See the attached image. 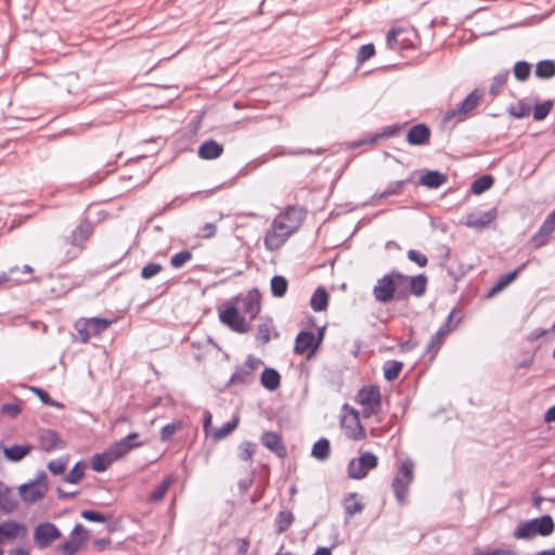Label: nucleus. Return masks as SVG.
<instances>
[{"label": "nucleus", "instance_id": "5701e85b", "mask_svg": "<svg viewBox=\"0 0 555 555\" xmlns=\"http://www.w3.org/2000/svg\"><path fill=\"white\" fill-rule=\"evenodd\" d=\"M260 307L261 297L257 289L248 292V294L243 298V310L250 317V319L256 318L260 311Z\"/></svg>", "mask_w": 555, "mask_h": 555}, {"label": "nucleus", "instance_id": "c03bdc74", "mask_svg": "<svg viewBox=\"0 0 555 555\" xmlns=\"http://www.w3.org/2000/svg\"><path fill=\"white\" fill-rule=\"evenodd\" d=\"M273 332V323L271 320H267L261 322L257 328V339L262 344H267L271 339V334Z\"/></svg>", "mask_w": 555, "mask_h": 555}, {"label": "nucleus", "instance_id": "49530a36", "mask_svg": "<svg viewBox=\"0 0 555 555\" xmlns=\"http://www.w3.org/2000/svg\"><path fill=\"white\" fill-rule=\"evenodd\" d=\"M552 107V100H546L542 103H538L533 108V119L537 121L543 120L550 114Z\"/></svg>", "mask_w": 555, "mask_h": 555}, {"label": "nucleus", "instance_id": "f704fd0d", "mask_svg": "<svg viewBox=\"0 0 555 555\" xmlns=\"http://www.w3.org/2000/svg\"><path fill=\"white\" fill-rule=\"evenodd\" d=\"M280 374L273 369H264L261 374V384L269 390H275L280 386Z\"/></svg>", "mask_w": 555, "mask_h": 555}, {"label": "nucleus", "instance_id": "cd10ccee", "mask_svg": "<svg viewBox=\"0 0 555 555\" xmlns=\"http://www.w3.org/2000/svg\"><path fill=\"white\" fill-rule=\"evenodd\" d=\"M331 455V443L328 439L321 438L319 439L311 449V456L318 461L324 462Z\"/></svg>", "mask_w": 555, "mask_h": 555}, {"label": "nucleus", "instance_id": "4be33fe9", "mask_svg": "<svg viewBox=\"0 0 555 555\" xmlns=\"http://www.w3.org/2000/svg\"><path fill=\"white\" fill-rule=\"evenodd\" d=\"M39 441L42 450L51 452L63 448V442L59 435L51 429H43L39 433Z\"/></svg>", "mask_w": 555, "mask_h": 555}, {"label": "nucleus", "instance_id": "c9c22d12", "mask_svg": "<svg viewBox=\"0 0 555 555\" xmlns=\"http://www.w3.org/2000/svg\"><path fill=\"white\" fill-rule=\"evenodd\" d=\"M92 232V225L89 222L80 223L76 230L72 233V244L80 245L85 241H87Z\"/></svg>", "mask_w": 555, "mask_h": 555}, {"label": "nucleus", "instance_id": "0eeeda50", "mask_svg": "<svg viewBox=\"0 0 555 555\" xmlns=\"http://www.w3.org/2000/svg\"><path fill=\"white\" fill-rule=\"evenodd\" d=\"M304 210L296 206H288L282 214L278 215L273 222L276 228L284 230L292 235L301 224Z\"/></svg>", "mask_w": 555, "mask_h": 555}, {"label": "nucleus", "instance_id": "b1692460", "mask_svg": "<svg viewBox=\"0 0 555 555\" xmlns=\"http://www.w3.org/2000/svg\"><path fill=\"white\" fill-rule=\"evenodd\" d=\"M223 146L215 140H207L198 147V156L203 159L211 160L221 156Z\"/></svg>", "mask_w": 555, "mask_h": 555}, {"label": "nucleus", "instance_id": "c756f323", "mask_svg": "<svg viewBox=\"0 0 555 555\" xmlns=\"http://www.w3.org/2000/svg\"><path fill=\"white\" fill-rule=\"evenodd\" d=\"M522 267L502 275L498 282L494 284V286L489 291V297H493L498 293L502 292L506 286H508L511 283H513L516 278L518 276L519 272L521 271Z\"/></svg>", "mask_w": 555, "mask_h": 555}, {"label": "nucleus", "instance_id": "4d7b16f0", "mask_svg": "<svg viewBox=\"0 0 555 555\" xmlns=\"http://www.w3.org/2000/svg\"><path fill=\"white\" fill-rule=\"evenodd\" d=\"M406 257L410 261L416 263L421 268L426 267L428 263L427 256L416 249L408 250Z\"/></svg>", "mask_w": 555, "mask_h": 555}, {"label": "nucleus", "instance_id": "bb28decb", "mask_svg": "<svg viewBox=\"0 0 555 555\" xmlns=\"http://www.w3.org/2000/svg\"><path fill=\"white\" fill-rule=\"evenodd\" d=\"M447 182V176L437 170L427 171L420 179V184L437 189Z\"/></svg>", "mask_w": 555, "mask_h": 555}, {"label": "nucleus", "instance_id": "680f3d73", "mask_svg": "<svg viewBox=\"0 0 555 555\" xmlns=\"http://www.w3.org/2000/svg\"><path fill=\"white\" fill-rule=\"evenodd\" d=\"M530 107L522 104V103H519L518 105L516 106H512L508 112L512 116H514L515 118H525L527 116H529L530 114Z\"/></svg>", "mask_w": 555, "mask_h": 555}, {"label": "nucleus", "instance_id": "79ce46f5", "mask_svg": "<svg viewBox=\"0 0 555 555\" xmlns=\"http://www.w3.org/2000/svg\"><path fill=\"white\" fill-rule=\"evenodd\" d=\"M494 182V179L490 175H485L478 179H476L472 184V192L476 195H479L487 190H489Z\"/></svg>", "mask_w": 555, "mask_h": 555}, {"label": "nucleus", "instance_id": "20e7f679", "mask_svg": "<svg viewBox=\"0 0 555 555\" xmlns=\"http://www.w3.org/2000/svg\"><path fill=\"white\" fill-rule=\"evenodd\" d=\"M414 463L411 460L404 461L392 481V489L395 496L400 505L406 504V495L409 491V487L413 481L414 474Z\"/></svg>", "mask_w": 555, "mask_h": 555}, {"label": "nucleus", "instance_id": "a878e982", "mask_svg": "<svg viewBox=\"0 0 555 555\" xmlns=\"http://www.w3.org/2000/svg\"><path fill=\"white\" fill-rule=\"evenodd\" d=\"M31 447L28 444H14L3 449L4 457L10 462H18L28 455Z\"/></svg>", "mask_w": 555, "mask_h": 555}, {"label": "nucleus", "instance_id": "393cba45", "mask_svg": "<svg viewBox=\"0 0 555 555\" xmlns=\"http://www.w3.org/2000/svg\"><path fill=\"white\" fill-rule=\"evenodd\" d=\"M25 528L23 525L17 524L15 521H4L0 524V544L4 543L8 540H13L17 538L21 531H24Z\"/></svg>", "mask_w": 555, "mask_h": 555}, {"label": "nucleus", "instance_id": "e433bc0d", "mask_svg": "<svg viewBox=\"0 0 555 555\" xmlns=\"http://www.w3.org/2000/svg\"><path fill=\"white\" fill-rule=\"evenodd\" d=\"M295 517L291 511H281L275 518L278 533L285 532L293 524Z\"/></svg>", "mask_w": 555, "mask_h": 555}, {"label": "nucleus", "instance_id": "58836bf2", "mask_svg": "<svg viewBox=\"0 0 555 555\" xmlns=\"http://www.w3.org/2000/svg\"><path fill=\"white\" fill-rule=\"evenodd\" d=\"M402 363L396 360L386 361L383 367L384 377L388 382L395 380L402 371Z\"/></svg>", "mask_w": 555, "mask_h": 555}, {"label": "nucleus", "instance_id": "0e129e2a", "mask_svg": "<svg viewBox=\"0 0 555 555\" xmlns=\"http://www.w3.org/2000/svg\"><path fill=\"white\" fill-rule=\"evenodd\" d=\"M38 397L39 399L44 403V404H48V405H51V406H56L57 403L54 402L49 393L40 388H37V387H31L30 388Z\"/></svg>", "mask_w": 555, "mask_h": 555}, {"label": "nucleus", "instance_id": "423d86ee", "mask_svg": "<svg viewBox=\"0 0 555 555\" xmlns=\"http://www.w3.org/2000/svg\"><path fill=\"white\" fill-rule=\"evenodd\" d=\"M358 402L363 406V416L369 418L376 414L382 404V395L377 386H364L358 392Z\"/></svg>", "mask_w": 555, "mask_h": 555}, {"label": "nucleus", "instance_id": "6e6d98bb", "mask_svg": "<svg viewBox=\"0 0 555 555\" xmlns=\"http://www.w3.org/2000/svg\"><path fill=\"white\" fill-rule=\"evenodd\" d=\"M163 270V266L159 263L151 262L144 266L141 270V278L149 280L157 275Z\"/></svg>", "mask_w": 555, "mask_h": 555}, {"label": "nucleus", "instance_id": "7ed1b4c3", "mask_svg": "<svg viewBox=\"0 0 555 555\" xmlns=\"http://www.w3.org/2000/svg\"><path fill=\"white\" fill-rule=\"evenodd\" d=\"M483 98V91L475 89L470 92L459 105L457 108L449 109L443 118L442 125L448 126L449 124H457L467 118V116L480 104Z\"/></svg>", "mask_w": 555, "mask_h": 555}, {"label": "nucleus", "instance_id": "dca6fc26", "mask_svg": "<svg viewBox=\"0 0 555 555\" xmlns=\"http://www.w3.org/2000/svg\"><path fill=\"white\" fill-rule=\"evenodd\" d=\"M291 235L284 230L276 228V224L272 222L264 236V246L269 250L279 249Z\"/></svg>", "mask_w": 555, "mask_h": 555}, {"label": "nucleus", "instance_id": "4468645a", "mask_svg": "<svg viewBox=\"0 0 555 555\" xmlns=\"http://www.w3.org/2000/svg\"><path fill=\"white\" fill-rule=\"evenodd\" d=\"M59 537V529L51 522L40 524L34 532L35 543L41 548L49 546Z\"/></svg>", "mask_w": 555, "mask_h": 555}, {"label": "nucleus", "instance_id": "9b49d317", "mask_svg": "<svg viewBox=\"0 0 555 555\" xmlns=\"http://www.w3.org/2000/svg\"><path fill=\"white\" fill-rule=\"evenodd\" d=\"M48 490L46 475L41 474L37 480L20 487V494L24 502L31 504L44 496Z\"/></svg>", "mask_w": 555, "mask_h": 555}, {"label": "nucleus", "instance_id": "ddd939ff", "mask_svg": "<svg viewBox=\"0 0 555 555\" xmlns=\"http://www.w3.org/2000/svg\"><path fill=\"white\" fill-rule=\"evenodd\" d=\"M496 219V209L492 208L488 211H475L468 214L464 221V225L475 230H483L488 228Z\"/></svg>", "mask_w": 555, "mask_h": 555}, {"label": "nucleus", "instance_id": "09e8293b", "mask_svg": "<svg viewBox=\"0 0 555 555\" xmlns=\"http://www.w3.org/2000/svg\"><path fill=\"white\" fill-rule=\"evenodd\" d=\"M75 330L77 331L81 343H87L90 337L93 336L90 327L88 326L87 320L83 318L76 321Z\"/></svg>", "mask_w": 555, "mask_h": 555}, {"label": "nucleus", "instance_id": "473e14b6", "mask_svg": "<svg viewBox=\"0 0 555 555\" xmlns=\"http://www.w3.org/2000/svg\"><path fill=\"white\" fill-rule=\"evenodd\" d=\"M328 304V295L323 287H319L310 299V306L313 311L320 312L326 309Z\"/></svg>", "mask_w": 555, "mask_h": 555}, {"label": "nucleus", "instance_id": "f03ea898", "mask_svg": "<svg viewBox=\"0 0 555 555\" xmlns=\"http://www.w3.org/2000/svg\"><path fill=\"white\" fill-rule=\"evenodd\" d=\"M555 524L550 515L521 521L515 528L513 535L516 539L531 540L538 535L548 537L554 532Z\"/></svg>", "mask_w": 555, "mask_h": 555}, {"label": "nucleus", "instance_id": "13d9d810", "mask_svg": "<svg viewBox=\"0 0 555 555\" xmlns=\"http://www.w3.org/2000/svg\"><path fill=\"white\" fill-rule=\"evenodd\" d=\"M238 451L241 460L250 461L255 453V444L249 441L242 442L238 447Z\"/></svg>", "mask_w": 555, "mask_h": 555}, {"label": "nucleus", "instance_id": "864d4df0", "mask_svg": "<svg viewBox=\"0 0 555 555\" xmlns=\"http://www.w3.org/2000/svg\"><path fill=\"white\" fill-rule=\"evenodd\" d=\"M193 255L189 250H182L177 254H175L170 259V264L173 268H181L183 267L188 261L192 259Z\"/></svg>", "mask_w": 555, "mask_h": 555}, {"label": "nucleus", "instance_id": "aec40b11", "mask_svg": "<svg viewBox=\"0 0 555 555\" xmlns=\"http://www.w3.org/2000/svg\"><path fill=\"white\" fill-rule=\"evenodd\" d=\"M412 31L404 28L390 29L387 34V47L391 50H401L408 47V35Z\"/></svg>", "mask_w": 555, "mask_h": 555}, {"label": "nucleus", "instance_id": "8fccbe9b", "mask_svg": "<svg viewBox=\"0 0 555 555\" xmlns=\"http://www.w3.org/2000/svg\"><path fill=\"white\" fill-rule=\"evenodd\" d=\"M16 506V501L11 496L8 489L0 490V508L5 513H11Z\"/></svg>", "mask_w": 555, "mask_h": 555}, {"label": "nucleus", "instance_id": "a19ab883", "mask_svg": "<svg viewBox=\"0 0 555 555\" xmlns=\"http://www.w3.org/2000/svg\"><path fill=\"white\" fill-rule=\"evenodd\" d=\"M288 287L287 280L282 275H275L271 279V292L274 297L285 296Z\"/></svg>", "mask_w": 555, "mask_h": 555}, {"label": "nucleus", "instance_id": "3c124183", "mask_svg": "<svg viewBox=\"0 0 555 555\" xmlns=\"http://www.w3.org/2000/svg\"><path fill=\"white\" fill-rule=\"evenodd\" d=\"M85 468L83 463H77L66 475L65 480L69 483H78L83 477Z\"/></svg>", "mask_w": 555, "mask_h": 555}, {"label": "nucleus", "instance_id": "69168bd1", "mask_svg": "<svg viewBox=\"0 0 555 555\" xmlns=\"http://www.w3.org/2000/svg\"><path fill=\"white\" fill-rule=\"evenodd\" d=\"M80 547V543L76 541H66L62 545V550L67 555H74Z\"/></svg>", "mask_w": 555, "mask_h": 555}, {"label": "nucleus", "instance_id": "f8f14e48", "mask_svg": "<svg viewBox=\"0 0 555 555\" xmlns=\"http://www.w3.org/2000/svg\"><path fill=\"white\" fill-rule=\"evenodd\" d=\"M138 438H139V435L137 433H130L125 438L115 442L107 450L109 452V454L112 455L113 460H115V462H116L117 460L121 459L127 453H129L131 450L143 446V442L138 441Z\"/></svg>", "mask_w": 555, "mask_h": 555}, {"label": "nucleus", "instance_id": "c85d7f7f", "mask_svg": "<svg viewBox=\"0 0 555 555\" xmlns=\"http://www.w3.org/2000/svg\"><path fill=\"white\" fill-rule=\"evenodd\" d=\"M452 320V313L449 314L448 317V320H447V323L440 327L436 333L435 335L431 337L429 344H428V349L429 350H437L440 348V346L442 345L443 340L446 339V337L450 334L451 332V327L449 325V323L451 322Z\"/></svg>", "mask_w": 555, "mask_h": 555}, {"label": "nucleus", "instance_id": "37998d69", "mask_svg": "<svg viewBox=\"0 0 555 555\" xmlns=\"http://www.w3.org/2000/svg\"><path fill=\"white\" fill-rule=\"evenodd\" d=\"M173 482V477L169 476L165 478L162 483L151 492L150 494V501L151 502H158L160 501L165 494L167 493L169 487Z\"/></svg>", "mask_w": 555, "mask_h": 555}, {"label": "nucleus", "instance_id": "a211bd4d", "mask_svg": "<svg viewBox=\"0 0 555 555\" xmlns=\"http://www.w3.org/2000/svg\"><path fill=\"white\" fill-rule=\"evenodd\" d=\"M261 443L276 454L279 457L286 456V448L282 442L280 435L274 431H264L260 438Z\"/></svg>", "mask_w": 555, "mask_h": 555}, {"label": "nucleus", "instance_id": "a18cd8bd", "mask_svg": "<svg viewBox=\"0 0 555 555\" xmlns=\"http://www.w3.org/2000/svg\"><path fill=\"white\" fill-rule=\"evenodd\" d=\"M508 75H509L508 70H504V72L498 73L493 77L492 83L489 89V92L491 95L495 96L500 93L502 87L506 83V81L508 79Z\"/></svg>", "mask_w": 555, "mask_h": 555}, {"label": "nucleus", "instance_id": "338daca9", "mask_svg": "<svg viewBox=\"0 0 555 555\" xmlns=\"http://www.w3.org/2000/svg\"><path fill=\"white\" fill-rule=\"evenodd\" d=\"M1 411L9 414L12 417H16L21 413V408L17 404L9 403L1 406Z\"/></svg>", "mask_w": 555, "mask_h": 555}, {"label": "nucleus", "instance_id": "412c9836", "mask_svg": "<svg viewBox=\"0 0 555 555\" xmlns=\"http://www.w3.org/2000/svg\"><path fill=\"white\" fill-rule=\"evenodd\" d=\"M430 137L429 128L424 124L413 126L406 133V141L411 145L426 144Z\"/></svg>", "mask_w": 555, "mask_h": 555}, {"label": "nucleus", "instance_id": "2f4dec72", "mask_svg": "<svg viewBox=\"0 0 555 555\" xmlns=\"http://www.w3.org/2000/svg\"><path fill=\"white\" fill-rule=\"evenodd\" d=\"M357 496L356 492H350L344 499V509L348 516H353L364 509V504L358 501Z\"/></svg>", "mask_w": 555, "mask_h": 555}, {"label": "nucleus", "instance_id": "2eb2a0df", "mask_svg": "<svg viewBox=\"0 0 555 555\" xmlns=\"http://www.w3.org/2000/svg\"><path fill=\"white\" fill-rule=\"evenodd\" d=\"M321 338L322 336H320L319 339L317 340L312 332H300L296 337L294 350L298 354H304L308 352L309 357L318 348Z\"/></svg>", "mask_w": 555, "mask_h": 555}, {"label": "nucleus", "instance_id": "ea45409f", "mask_svg": "<svg viewBox=\"0 0 555 555\" xmlns=\"http://www.w3.org/2000/svg\"><path fill=\"white\" fill-rule=\"evenodd\" d=\"M535 75L542 79L555 76V63L550 60L541 61L535 66Z\"/></svg>", "mask_w": 555, "mask_h": 555}, {"label": "nucleus", "instance_id": "4c0bfd02", "mask_svg": "<svg viewBox=\"0 0 555 555\" xmlns=\"http://www.w3.org/2000/svg\"><path fill=\"white\" fill-rule=\"evenodd\" d=\"M86 320L88 322V326L90 327L93 336L102 334L112 324V320H108L105 318H89Z\"/></svg>", "mask_w": 555, "mask_h": 555}, {"label": "nucleus", "instance_id": "7c9ffc66", "mask_svg": "<svg viewBox=\"0 0 555 555\" xmlns=\"http://www.w3.org/2000/svg\"><path fill=\"white\" fill-rule=\"evenodd\" d=\"M240 417L234 416L231 421L223 424L221 427L216 428L211 431L210 436L214 440H222L232 434L238 426Z\"/></svg>", "mask_w": 555, "mask_h": 555}, {"label": "nucleus", "instance_id": "1a4fd4ad", "mask_svg": "<svg viewBox=\"0 0 555 555\" xmlns=\"http://www.w3.org/2000/svg\"><path fill=\"white\" fill-rule=\"evenodd\" d=\"M261 360L254 357L248 356L246 361L237 366L232 374L229 383L233 385H248L254 380L255 372L261 365Z\"/></svg>", "mask_w": 555, "mask_h": 555}, {"label": "nucleus", "instance_id": "72a5a7b5", "mask_svg": "<svg viewBox=\"0 0 555 555\" xmlns=\"http://www.w3.org/2000/svg\"><path fill=\"white\" fill-rule=\"evenodd\" d=\"M114 462L115 460H113L109 452L105 451L104 453L93 455L91 467L94 472L100 473L106 470Z\"/></svg>", "mask_w": 555, "mask_h": 555}, {"label": "nucleus", "instance_id": "774afa93", "mask_svg": "<svg viewBox=\"0 0 555 555\" xmlns=\"http://www.w3.org/2000/svg\"><path fill=\"white\" fill-rule=\"evenodd\" d=\"M201 234L205 238H210L216 234V225L214 223H206L201 231Z\"/></svg>", "mask_w": 555, "mask_h": 555}, {"label": "nucleus", "instance_id": "5fc2aeb1", "mask_svg": "<svg viewBox=\"0 0 555 555\" xmlns=\"http://www.w3.org/2000/svg\"><path fill=\"white\" fill-rule=\"evenodd\" d=\"M375 54V47L373 43L361 46L358 50L357 61L362 64Z\"/></svg>", "mask_w": 555, "mask_h": 555}, {"label": "nucleus", "instance_id": "bf43d9fd", "mask_svg": "<svg viewBox=\"0 0 555 555\" xmlns=\"http://www.w3.org/2000/svg\"><path fill=\"white\" fill-rule=\"evenodd\" d=\"M67 461L64 459H57L48 463V469L55 476L64 474L66 469Z\"/></svg>", "mask_w": 555, "mask_h": 555}, {"label": "nucleus", "instance_id": "052dcab7", "mask_svg": "<svg viewBox=\"0 0 555 555\" xmlns=\"http://www.w3.org/2000/svg\"><path fill=\"white\" fill-rule=\"evenodd\" d=\"M405 182H406L405 180L391 182L385 189V191L382 193V197H387V196L400 194L402 189H403V186H404V184H405Z\"/></svg>", "mask_w": 555, "mask_h": 555}, {"label": "nucleus", "instance_id": "f3484780", "mask_svg": "<svg viewBox=\"0 0 555 555\" xmlns=\"http://www.w3.org/2000/svg\"><path fill=\"white\" fill-rule=\"evenodd\" d=\"M555 231V209L546 217L539 231L534 234L532 241L535 247H541L548 241L551 234Z\"/></svg>", "mask_w": 555, "mask_h": 555}, {"label": "nucleus", "instance_id": "e2e57ef3", "mask_svg": "<svg viewBox=\"0 0 555 555\" xmlns=\"http://www.w3.org/2000/svg\"><path fill=\"white\" fill-rule=\"evenodd\" d=\"M80 515L89 521L105 522L107 520L105 515L90 509L82 511Z\"/></svg>", "mask_w": 555, "mask_h": 555}, {"label": "nucleus", "instance_id": "603ef678", "mask_svg": "<svg viewBox=\"0 0 555 555\" xmlns=\"http://www.w3.org/2000/svg\"><path fill=\"white\" fill-rule=\"evenodd\" d=\"M531 66L525 61L517 62L514 65V76L516 79L524 81L530 75Z\"/></svg>", "mask_w": 555, "mask_h": 555}, {"label": "nucleus", "instance_id": "de8ad7c7", "mask_svg": "<svg viewBox=\"0 0 555 555\" xmlns=\"http://www.w3.org/2000/svg\"><path fill=\"white\" fill-rule=\"evenodd\" d=\"M182 429V422L181 421H175L170 424L165 425L160 430V440L163 442L169 441L172 436Z\"/></svg>", "mask_w": 555, "mask_h": 555}, {"label": "nucleus", "instance_id": "6e6552de", "mask_svg": "<svg viewBox=\"0 0 555 555\" xmlns=\"http://www.w3.org/2000/svg\"><path fill=\"white\" fill-rule=\"evenodd\" d=\"M377 456L371 452H364L359 457L352 459L348 464V476L352 479H363L370 469L377 466Z\"/></svg>", "mask_w": 555, "mask_h": 555}, {"label": "nucleus", "instance_id": "39448f33", "mask_svg": "<svg viewBox=\"0 0 555 555\" xmlns=\"http://www.w3.org/2000/svg\"><path fill=\"white\" fill-rule=\"evenodd\" d=\"M340 426L347 438L359 441L365 438V430L360 423L359 412L345 403L341 409Z\"/></svg>", "mask_w": 555, "mask_h": 555}, {"label": "nucleus", "instance_id": "f257e3e1", "mask_svg": "<svg viewBox=\"0 0 555 555\" xmlns=\"http://www.w3.org/2000/svg\"><path fill=\"white\" fill-rule=\"evenodd\" d=\"M402 281H406V275L400 272L391 271L377 280L373 287V296L377 302L388 304L396 294L398 299L408 297V293L402 289Z\"/></svg>", "mask_w": 555, "mask_h": 555}, {"label": "nucleus", "instance_id": "9d476101", "mask_svg": "<svg viewBox=\"0 0 555 555\" xmlns=\"http://www.w3.org/2000/svg\"><path fill=\"white\" fill-rule=\"evenodd\" d=\"M219 319L223 324L228 325L234 332L244 334L250 330L249 324L238 313L234 306H228L224 309H220Z\"/></svg>", "mask_w": 555, "mask_h": 555}, {"label": "nucleus", "instance_id": "6ab92c4d", "mask_svg": "<svg viewBox=\"0 0 555 555\" xmlns=\"http://www.w3.org/2000/svg\"><path fill=\"white\" fill-rule=\"evenodd\" d=\"M426 288L427 278L425 274H418L412 278L406 276V281H402V289L408 293V296L413 294L416 297H421L425 294Z\"/></svg>", "mask_w": 555, "mask_h": 555}]
</instances>
